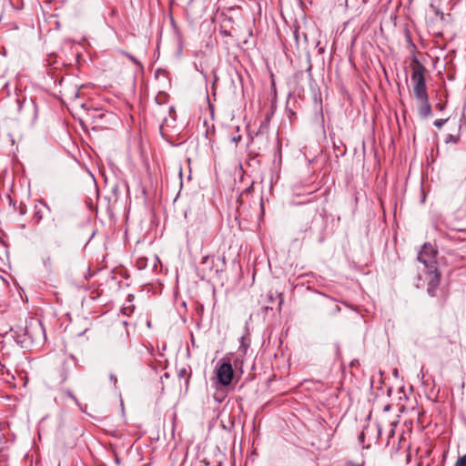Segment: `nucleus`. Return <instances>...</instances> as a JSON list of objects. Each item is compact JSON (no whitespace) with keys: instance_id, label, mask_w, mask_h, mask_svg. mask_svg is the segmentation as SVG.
Listing matches in <instances>:
<instances>
[{"instance_id":"obj_1","label":"nucleus","mask_w":466,"mask_h":466,"mask_svg":"<svg viewBox=\"0 0 466 466\" xmlns=\"http://www.w3.org/2000/svg\"><path fill=\"white\" fill-rule=\"evenodd\" d=\"M15 342L24 349H29L34 343L40 342L46 338L45 329L41 321L35 318L25 319L10 329Z\"/></svg>"},{"instance_id":"obj_2","label":"nucleus","mask_w":466,"mask_h":466,"mask_svg":"<svg viewBox=\"0 0 466 466\" xmlns=\"http://www.w3.org/2000/svg\"><path fill=\"white\" fill-rule=\"evenodd\" d=\"M302 220L305 232L317 235L320 242L325 239L328 218L324 208H307L303 213Z\"/></svg>"},{"instance_id":"obj_3","label":"nucleus","mask_w":466,"mask_h":466,"mask_svg":"<svg viewBox=\"0 0 466 466\" xmlns=\"http://www.w3.org/2000/svg\"><path fill=\"white\" fill-rule=\"evenodd\" d=\"M275 137H269L268 135V120H264L258 132L250 139V153H253L255 157L262 155L266 152L272 144H274Z\"/></svg>"},{"instance_id":"obj_4","label":"nucleus","mask_w":466,"mask_h":466,"mask_svg":"<svg viewBox=\"0 0 466 466\" xmlns=\"http://www.w3.org/2000/svg\"><path fill=\"white\" fill-rule=\"evenodd\" d=\"M43 221L47 222V230L50 234L57 227L58 218L52 212L50 207L43 200L38 201L34 207V213L32 216V222L34 225L38 226Z\"/></svg>"},{"instance_id":"obj_5","label":"nucleus","mask_w":466,"mask_h":466,"mask_svg":"<svg viewBox=\"0 0 466 466\" xmlns=\"http://www.w3.org/2000/svg\"><path fill=\"white\" fill-rule=\"evenodd\" d=\"M411 69L410 78L413 83V93L415 97L428 95L425 80V66L414 56L410 64Z\"/></svg>"},{"instance_id":"obj_6","label":"nucleus","mask_w":466,"mask_h":466,"mask_svg":"<svg viewBox=\"0 0 466 466\" xmlns=\"http://www.w3.org/2000/svg\"><path fill=\"white\" fill-rule=\"evenodd\" d=\"M226 269V258L224 256L215 258L214 256H206L200 262V271L202 279L219 278Z\"/></svg>"},{"instance_id":"obj_7","label":"nucleus","mask_w":466,"mask_h":466,"mask_svg":"<svg viewBox=\"0 0 466 466\" xmlns=\"http://www.w3.org/2000/svg\"><path fill=\"white\" fill-rule=\"evenodd\" d=\"M220 362L216 370L217 380L218 384L227 387L233 380L234 370L228 358L221 359Z\"/></svg>"},{"instance_id":"obj_8","label":"nucleus","mask_w":466,"mask_h":466,"mask_svg":"<svg viewBox=\"0 0 466 466\" xmlns=\"http://www.w3.org/2000/svg\"><path fill=\"white\" fill-rule=\"evenodd\" d=\"M437 249L431 243H425L418 253L417 258L427 269H434L437 268Z\"/></svg>"},{"instance_id":"obj_9","label":"nucleus","mask_w":466,"mask_h":466,"mask_svg":"<svg viewBox=\"0 0 466 466\" xmlns=\"http://www.w3.org/2000/svg\"><path fill=\"white\" fill-rule=\"evenodd\" d=\"M17 112L22 118L35 120L37 109L32 99L27 100L25 96L16 98Z\"/></svg>"},{"instance_id":"obj_10","label":"nucleus","mask_w":466,"mask_h":466,"mask_svg":"<svg viewBox=\"0 0 466 466\" xmlns=\"http://www.w3.org/2000/svg\"><path fill=\"white\" fill-rule=\"evenodd\" d=\"M425 279L427 281V292L431 297H436L441 283V273L434 268V269H427L425 272Z\"/></svg>"},{"instance_id":"obj_11","label":"nucleus","mask_w":466,"mask_h":466,"mask_svg":"<svg viewBox=\"0 0 466 466\" xmlns=\"http://www.w3.org/2000/svg\"><path fill=\"white\" fill-rule=\"evenodd\" d=\"M76 368L77 361L73 356H70L69 359L66 360L62 363L61 369L59 370L61 382H65L66 380H67L68 378L71 377V375L75 372Z\"/></svg>"},{"instance_id":"obj_12","label":"nucleus","mask_w":466,"mask_h":466,"mask_svg":"<svg viewBox=\"0 0 466 466\" xmlns=\"http://www.w3.org/2000/svg\"><path fill=\"white\" fill-rule=\"evenodd\" d=\"M416 99L420 102V106L418 107L419 115L422 118H426L432 114L431 105L429 101V95H424L423 96H418Z\"/></svg>"},{"instance_id":"obj_13","label":"nucleus","mask_w":466,"mask_h":466,"mask_svg":"<svg viewBox=\"0 0 466 466\" xmlns=\"http://www.w3.org/2000/svg\"><path fill=\"white\" fill-rule=\"evenodd\" d=\"M466 125V116L464 114H461V117H460V120H459V130H458V134L456 135H453V134H449L446 137H445V144H458L460 141H461V129L463 126Z\"/></svg>"},{"instance_id":"obj_14","label":"nucleus","mask_w":466,"mask_h":466,"mask_svg":"<svg viewBox=\"0 0 466 466\" xmlns=\"http://www.w3.org/2000/svg\"><path fill=\"white\" fill-rule=\"evenodd\" d=\"M330 139L332 140L333 150L335 152L336 157H343L346 154V146L340 139H335V135H329Z\"/></svg>"},{"instance_id":"obj_15","label":"nucleus","mask_w":466,"mask_h":466,"mask_svg":"<svg viewBox=\"0 0 466 466\" xmlns=\"http://www.w3.org/2000/svg\"><path fill=\"white\" fill-rule=\"evenodd\" d=\"M64 96H66L69 101L74 102L79 97V89L76 86H67L65 89Z\"/></svg>"},{"instance_id":"obj_16","label":"nucleus","mask_w":466,"mask_h":466,"mask_svg":"<svg viewBox=\"0 0 466 466\" xmlns=\"http://www.w3.org/2000/svg\"><path fill=\"white\" fill-rule=\"evenodd\" d=\"M266 297H267L268 301L270 302L271 304H273L275 302L276 299H278L279 301H278L277 309L279 310H280L281 306L284 302V298H283L282 293H279V294H277V296H275V293H273L272 291H268L267 293Z\"/></svg>"},{"instance_id":"obj_17","label":"nucleus","mask_w":466,"mask_h":466,"mask_svg":"<svg viewBox=\"0 0 466 466\" xmlns=\"http://www.w3.org/2000/svg\"><path fill=\"white\" fill-rule=\"evenodd\" d=\"M178 377L179 378H184L186 377V380H185V386H186V390H187L188 389V386H189V380H190V378H191V371H187V370L186 368H182L178 370V373H177Z\"/></svg>"},{"instance_id":"obj_18","label":"nucleus","mask_w":466,"mask_h":466,"mask_svg":"<svg viewBox=\"0 0 466 466\" xmlns=\"http://www.w3.org/2000/svg\"><path fill=\"white\" fill-rule=\"evenodd\" d=\"M448 120H449V118H440V119H436V120L433 122V125H434L438 129H441Z\"/></svg>"},{"instance_id":"obj_19","label":"nucleus","mask_w":466,"mask_h":466,"mask_svg":"<svg viewBox=\"0 0 466 466\" xmlns=\"http://www.w3.org/2000/svg\"><path fill=\"white\" fill-rule=\"evenodd\" d=\"M453 466H466V453L459 457Z\"/></svg>"},{"instance_id":"obj_20","label":"nucleus","mask_w":466,"mask_h":466,"mask_svg":"<svg viewBox=\"0 0 466 466\" xmlns=\"http://www.w3.org/2000/svg\"><path fill=\"white\" fill-rule=\"evenodd\" d=\"M43 263L46 269H48V270L53 269V260L50 257L46 258Z\"/></svg>"},{"instance_id":"obj_21","label":"nucleus","mask_w":466,"mask_h":466,"mask_svg":"<svg viewBox=\"0 0 466 466\" xmlns=\"http://www.w3.org/2000/svg\"><path fill=\"white\" fill-rule=\"evenodd\" d=\"M166 97H167L166 94H159V95L157 96L156 101L159 105L164 104L165 100H166Z\"/></svg>"},{"instance_id":"obj_22","label":"nucleus","mask_w":466,"mask_h":466,"mask_svg":"<svg viewBox=\"0 0 466 466\" xmlns=\"http://www.w3.org/2000/svg\"><path fill=\"white\" fill-rule=\"evenodd\" d=\"M241 136L239 134H236V135H233L232 137H231V141L234 142L236 145L240 142L241 140Z\"/></svg>"},{"instance_id":"obj_23","label":"nucleus","mask_w":466,"mask_h":466,"mask_svg":"<svg viewBox=\"0 0 466 466\" xmlns=\"http://www.w3.org/2000/svg\"><path fill=\"white\" fill-rule=\"evenodd\" d=\"M18 213L21 216L25 215L26 213V207L23 204H20L19 208H18Z\"/></svg>"},{"instance_id":"obj_24","label":"nucleus","mask_w":466,"mask_h":466,"mask_svg":"<svg viewBox=\"0 0 466 466\" xmlns=\"http://www.w3.org/2000/svg\"><path fill=\"white\" fill-rule=\"evenodd\" d=\"M406 39H407V43H409L412 47H415V45L413 44L411 37L410 35L409 30L406 31Z\"/></svg>"},{"instance_id":"obj_25","label":"nucleus","mask_w":466,"mask_h":466,"mask_svg":"<svg viewBox=\"0 0 466 466\" xmlns=\"http://www.w3.org/2000/svg\"><path fill=\"white\" fill-rule=\"evenodd\" d=\"M219 33L224 36H231V32L222 27L220 28Z\"/></svg>"},{"instance_id":"obj_26","label":"nucleus","mask_w":466,"mask_h":466,"mask_svg":"<svg viewBox=\"0 0 466 466\" xmlns=\"http://www.w3.org/2000/svg\"><path fill=\"white\" fill-rule=\"evenodd\" d=\"M360 366V362L358 360H353L350 363V367L352 369V368H356V367H359Z\"/></svg>"},{"instance_id":"obj_27","label":"nucleus","mask_w":466,"mask_h":466,"mask_svg":"<svg viewBox=\"0 0 466 466\" xmlns=\"http://www.w3.org/2000/svg\"><path fill=\"white\" fill-rule=\"evenodd\" d=\"M137 265L139 268H143L146 266V261L144 259L137 260Z\"/></svg>"},{"instance_id":"obj_28","label":"nucleus","mask_w":466,"mask_h":466,"mask_svg":"<svg viewBox=\"0 0 466 466\" xmlns=\"http://www.w3.org/2000/svg\"><path fill=\"white\" fill-rule=\"evenodd\" d=\"M346 466H364V463H361V464H357L351 461H349L346 462Z\"/></svg>"},{"instance_id":"obj_29","label":"nucleus","mask_w":466,"mask_h":466,"mask_svg":"<svg viewBox=\"0 0 466 466\" xmlns=\"http://www.w3.org/2000/svg\"><path fill=\"white\" fill-rule=\"evenodd\" d=\"M436 108L440 111H442L444 108H445V104H442V103H437L436 104Z\"/></svg>"},{"instance_id":"obj_30","label":"nucleus","mask_w":466,"mask_h":466,"mask_svg":"<svg viewBox=\"0 0 466 466\" xmlns=\"http://www.w3.org/2000/svg\"><path fill=\"white\" fill-rule=\"evenodd\" d=\"M66 395L73 399L76 402H77L76 396L73 394L71 390H66Z\"/></svg>"},{"instance_id":"obj_31","label":"nucleus","mask_w":466,"mask_h":466,"mask_svg":"<svg viewBox=\"0 0 466 466\" xmlns=\"http://www.w3.org/2000/svg\"><path fill=\"white\" fill-rule=\"evenodd\" d=\"M319 296H320V298H321L324 301H329V300H331V299H330L329 297L325 296L324 294H320Z\"/></svg>"},{"instance_id":"obj_32","label":"nucleus","mask_w":466,"mask_h":466,"mask_svg":"<svg viewBox=\"0 0 466 466\" xmlns=\"http://www.w3.org/2000/svg\"><path fill=\"white\" fill-rule=\"evenodd\" d=\"M359 440L360 442H363L364 440H365V434L362 432L360 436H359Z\"/></svg>"},{"instance_id":"obj_33","label":"nucleus","mask_w":466,"mask_h":466,"mask_svg":"<svg viewBox=\"0 0 466 466\" xmlns=\"http://www.w3.org/2000/svg\"><path fill=\"white\" fill-rule=\"evenodd\" d=\"M94 236V233H92L86 239V245L90 241L92 237Z\"/></svg>"},{"instance_id":"obj_34","label":"nucleus","mask_w":466,"mask_h":466,"mask_svg":"<svg viewBox=\"0 0 466 466\" xmlns=\"http://www.w3.org/2000/svg\"><path fill=\"white\" fill-rule=\"evenodd\" d=\"M169 114H170V115H171V114H176L175 109H174V107H173V106H170V107H169Z\"/></svg>"},{"instance_id":"obj_35","label":"nucleus","mask_w":466,"mask_h":466,"mask_svg":"<svg viewBox=\"0 0 466 466\" xmlns=\"http://www.w3.org/2000/svg\"><path fill=\"white\" fill-rule=\"evenodd\" d=\"M163 378L168 379L169 378V374L167 372L164 373V375L161 376V379H163Z\"/></svg>"},{"instance_id":"obj_36","label":"nucleus","mask_w":466,"mask_h":466,"mask_svg":"<svg viewBox=\"0 0 466 466\" xmlns=\"http://www.w3.org/2000/svg\"><path fill=\"white\" fill-rule=\"evenodd\" d=\"M390 404H388V405H386V406L384 407V409H383V410H384V411H388V410H390Z\"/></svg>"},{"instance_id":"obj_37","label":"nucleus","mask_w":466,"mask_h":466,"mask_svg":"<svg viewBox=\"0 0 466 466\" xmlns=\"http://www.w3.org/2000/svg\"><path fill=\"white\" fill-rule=\"evenodd\" d=\"M55 245H56L57 248H60V247H61V242H60V241L56 240V241H55Z\"/></svg>"},{"instance_id":"obj_38","label":"nucleus","mask_w":466,"mask_h":466,"mask_svg":"<svg viewBox=\"0 0 466 466\" xmlns=\"http://www.w3.org/2000/svg\"><path fill=\"white\" fill-rule=\"evenodd\" d=\"M268 309H273V307L272 306H268V305L265 306V309L266 310H268Z\"/></svg>"},{"instance_id":"obj_39","label":"nucleus","mask_w":466,"mask_h":466,"mask_svg":"<svg viewBox=\"0 0 466 466\" xmlns=\"http://www.w3.org/2000/svg\"><path fill=\"white\" fill-rule=\"evenodd\" d=\"M129 58H130L132 61H134L135 63H137V60H136V58H135L134 56H129Z\"/></svg>"},{"instance_id":"obj_40","label":"nucleus","mask_w":466,"mask_h":466,"mask_svg":"<svg viewBox=\"0 0 466 466\" xmlns=\"http://www.w3.org/2000/svg\"><path fill=\"white\" fill-rule=\"evenodd\" d=\"M450 238L452 240L459 239L458 237H455V236H450Z\"/></svg>"},{"instance_id":"obj_41","label":"nucleus","mask_w":466,"mask_h":466,"mask_svg":"<svg viewBox=\"0 0 466 466\" xmlns=\"http://www.w3.org/2000/svg\"><path fill=\"white\" fill-rule=\"evenodd\" d=\"M294 35H295L296 39L298 40V30H296V31L294 32Z\"/></svg>"},{"instance_id":"obj_42","label":"nucleus","mask_w":466,"mask_h":466,"mask_svg":"<svg viewBox=\"0 0 466 466\" xmlns=\"http://www.w3.org/2000/svg\"><path fill=\"white\" fill-rule=\"evenodd\" d=\"M335 309H336V310H337V311H339V306H335Z\"/></svg>"}]
</instances>
